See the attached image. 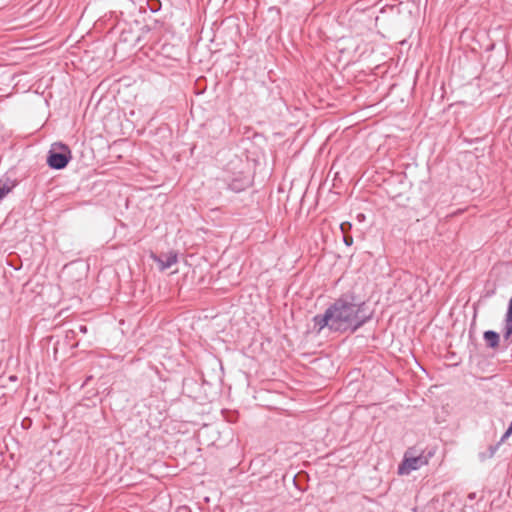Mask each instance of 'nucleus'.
Instances as JSON below:
<instances>
[{"label":"nucleus","mask_w":512,"mask_h":512,"mask_svg":"<svg viewBox=\"0 0 512 512\" xmlns=\"http://www.w3.org/2000/svg\"><path fill=\"white\" fill-rule=\"evenodd\" d=\"M361 311L362 304L341 298L335 301L324 315L313 318L314 326L318 332L325 327L335 331L347 330L351 327L356 329L361 324Z\"/></svg>","instance_id":"obj_1"},{"label":"nucleus","mask_w":512,"mask_h":512,"mask_svg":"<svg viewBox=\"0 0 512 512\" xmlns=\"http://www.w3.org/2000/svg\"><path fill=\"white\" fill-rule=\"evenodd\" d=\"M344 242L347 246H351L353 244V238L352 236L348 234H344Z\"/></svg>","instance_id":"obj_8"},{"label":"nucleus","mask_w":512,"mask_h":512,"mask_svg":"<svg viewBox=\"0 0 512 512\" xmlns=\"http://www.w3.org/2000/svg\"><path fill=\"white\" fill-rule=\"evenodd\" d=\"M484 340L486 341L487 345L493 349L498 348L500 336L495 331L489 330L484 332Z\"/></svg>","instance_id":"obj_5"},{"label":"nucleus","mask_w":512,"mask_h":512,"mask_svg":"<svg viewBox=\"0 0 512 512\" xmlns=\"http://www.w3.org/2000/svg\"><path fill=\"white\" fill-rule=\"evenodd\" d=\"M151 258L158 264L161 271L170 268L178 262V255L174 251H170L161 257L151 254Z\"/></svg>","instance_id":"obj_3"},{"label":"nucleus","mask_w":512,"mask_h":512,"mask_svg":"<svg viewBox=\"0 0 512 512\" xmlns=\"http://www.w3.org/2000/svg\"><path fill=\"white\" fill-rule=\"evenodd\" d=\"M352 225L350 222H343L341 225H340V229L341 231L344 233V234H347L348 231L351 229Z\"/></svg>","instance_id":"obj_7"},{"label":"nucleus","mask_w":512,"mask_h":512,"mask_svg":"<svg viewBox=\"0 0 512 512\" xmlns=\"http://www.w3.org/2000/svg\"><path fill=\"white\" fill-rule=\"evenodd\" d=\"M428 462V458L422 454L414 457L406 454L403 462L399 465L398 472L401 475L409 474L413 470L426 466Z\"/></svg>","instance_id":"obj_2"},{"label":"nucleus","mask_w":512,"mask_h":512,"mask_svg":"<svg viewBox=\"0 0 512 512\" xmlns=\"http://www.w3.org/2000/svg\"><path fill=\"white\" fill-rule=\"evenodd\" d=\"M47 162L52 168L62 169L68 164V157L62 153H51Z\"/></svg>","instance_id":"obj_4"},{"label":"nucleus","mask_w":512,"mask_h":512,"mask_svg":"<svg viewBox=\"0 0 512 512\" xmlns=\"http://www.w3.org/2000/svg\"><path fill=\"white\" fill-rule=\"evenodd\" d=\"M15 187V183L10 180L0 181V200L3 199Z\"/></svg>","instance_id":"obj_6"}]
</instances>
